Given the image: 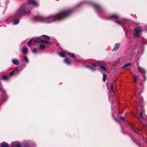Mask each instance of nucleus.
Segmentation results:
<instances>
[{
    "label": "nucleus",
    "mask_w": 147,
    "mask_h": 147,
    "mask_svg": "<svg viewBox=\"0 0 147 147\" xmlns=\"http://www.w3.org/2000/svg\"><path fill=\"white\" fill-rule=\"evenodd\" d=\"M72 12V9H71L61 10L59 11L56 15L48 17L47 19H50L48 20L50 22L62 20L69 16Z\"/></svg>",
    "instance_id": "nucleus-1"
},
{
    "label": "nucleus",
    "mask_w": 147,
    "mask_h": 147,
    "mask_svg": "<svg viewBox=\"0 0 147 147\" xmlns=\"http://www.w3.org/2000/svg\"><path fill=\"white\" fill-rule=\"evenodd\" d=\"M28 5L21 6L16 11L13 17L15 20L13 21V23L14 25L18 24L20 22V19L21 17L30 12L31 9L27 8Z\"/></svg>",
    "instance_id": "nucleus-2"
},
{
    "label": "nucleus",
    "mask_w": 147,
    "mask_h": 147,
    "mask_svg": "<svg viewBox=\"0 0 147 147\" xmlns=\"http://www.w3.org/2000/svg\"><path fill=\"white\" fill-rule=\"evenodd\" d=\"M26 4H28V7H27V8H30L31 9L30 11L32 9V8L31 7V4L35 6H38V3L34 0H29L28 3L24 4L22 6L25 5Z\"/></svg>",
    "instance_id": "nucleus-3"
},
{
    "label": "nucleus",
    "mask_w": 147,
    "mask_h": 147,
    "mask_svg": "<svg viewBox=\"0 0 147 147\" xmlns=\"http://www.w3.org/2000/svg\"><path fill=\"white\" fill-rule=\"evenodd\" d=\"M134 31L135 34L134 37L136 36L137 37H139L140 36V34L142 32V30L141 28L137 27L135 29Z\"/></svg>",
    "instance_id": "nucleus-4"
},
{
    "label": "nucleus",
    "mask_w": 147,
    "mask_h": 147,
    "mask_svg": "<svg viewBox=\"0 0 147 147\" xmlns=\"http://www.w3.org/2000/svg\"><path fill=\"white\" fill-rule=\"evenodd\" d=\"M93 7L96 11L98 12H101L103 11L101 7L99 5L97 4H93Z\"/></svg>",
    "instance_id": "nucleus-5"
},
{
    "label": "nucleus",
    "mask_w": 147,
    "mask_h": 147,
    "mask_svg": "<svg viewBox=\"0 0 147 147\" xmlns=\"http://www.w3.org/2000/svg\"><path fill=\"white\" fill-rule=\"evenodd\" d=\"M109 18L110 19H114L116 20H118L119 19V16L117 14H113L109 16Z\"/></svg>",
    "instance_id": "nucleus-6"
},
{
    "label": "nucleus",
    "mask_w": 147,
    "mask_h": 147,
    "mask_svg": "<svg viewBox=\"0 0 147 147\" xmlns=\"http://www.w3.org/2000/svg\"><path fill=\"white\" fill-rule=\"evenodd\" d=\"M120 46V45L119 43H116L114 45V47L112 51H116L118 50Z\"/></svg>",
    "instance_id": "nucleus-7"
},
{
    "label": "nucleus",
    "mask_w": 147,
    "mask_h": 147,
    "mask_svg": "<svg viewBox=\"0 0 147 147\" xmlns=\"http://www.w3.org/2000/svg\"><path fill=\"white\" fill-rule=\"evenodd\" d=\"M138 70L143 75L144 74L146 71L143 68H141L139 66L138 68Z\"/></svg>",
    "instance_id": "nucleus-8"
},
{
    "label": "nucleus",
    "mask_w": 147,
    "mask_h": 147,
    "mask_svg": "<svg viewBox=\"0 0 147 147\" xmlns=\"http://www.w3.org/2000/svg\"><path fill=\"white\" fill-rule=\"evenodd\" d=\"M64 62L68 65H71L72 62L71 61L70 59L68 58H66L64 60Z\"/></svg>",
    "instance_id": "nucleus-9"
},
{
    "label": "nucleus",
    "mask_w": 147,
    "mask_h": 147,
    "mask_svg": "<svg viewBox=\"0 0 147 147\" xmlns=\"http://www.w3.org/2000/svg\"><path fill=\"white\" fill-rule=\"evenodd\" d=\"M28 52V49L26 46H23L22 49V52L23 54L26 55Z\"/></svg>",
    "instance_id": "nucleus-10"
},
{
    "label": "nucleus",
    "mask_w": 147,
    "mask_h": 147,
    "mask_svg": "<svg viewBox=\"0 0 147 147\" xmlns=\"http://www.w3.org/2000/svg\"><path fill=\"white\" fill-rule=\"evenodd\" d=\"M18 69L17 68H15L14 70L12 71L10 73L9 75L10 76H12L14 73L16 72V73H17L18 72Z\"/></svg>",
    "instance_id": "nucleus-11"
},
{
    "label": "nucleus",
    "mask_w": 147,
    "mask_h": 147,
    "mask_svg": "<svg viewBox=\"0 0 147 147\" xmlns=\"http://www.w3.org/2000/svg\"><path fill=\"white\" fill-rule=\"evenodd\" d=\"M41 38H38L36 39H34V42L36 43H42V40Z\"/></svg>",
    "instance_id": "nucleus-12"
},
{
    "label": "nucleus",
    "mask_w": 147,
    "mask_h": 147,
    "mask_svg": "<svg viewBox=\"0 0 147 147\" xmlns=\"http://www.w3.org/2000/svg\"><path fill=\"white\" fill-rule=\"evenodd\" d=\"M1 147H9V146L7 143L3 142L1 144Z\"/></svg>",
    "instance_id": "nucleus-13"
},
{
    "label": "nucleus",
    "mask_w": 147,
    "mask_h": 147,
    "mask_svg": "<svg viewBox=\"0 0 147 147\" xmlns=\"http://www.w3.org/2000/svg\"><path fill=\"white\" fill-rule=\"evenodd\" d=\"M67 54L71 57L73 58V59H76V57L74 53H68Z\"/></svg>",
    "instance_id": "nucleus-14"
},
{
    "label": "nucleus",
    "mask_w": 147,
    "mask_h": 147,
    "mask_svg": "<svg viewBox=\"0 0 147 147\" xmlns=\"http://www.w3.org/2000/svg\"><path fill=\"white\" fill-rule=\"evenodd\" d=\"M9 77L7 76H3L1 78V80L6 81L8 80Z\"/></svg>",
    "instance_id": "nucleus-15"
},
{
    "label": "nucleus",
    "mask_w": 147,
    "mask_h": 147,
    "mask_svg": "<svg viewBox=\"0 0 147 147\" xmlns=\"http://www.w3.org/2000/svg\"><path fill=\"white\" fill-rule=\"evenodd\" d=\"M97 65L100 67H101V66H104L105 63L102 61H98L97 63Z\"/></svg>",
    "instance_id": "nucleus-16"
},
{
    "label": "nucleus",
    "mask_w": 147,
    "mask_h": 147,
    "mask_svg": "<svg viewBox=\"0 0 147 147\" xmlns=\"http://www.w3.org/2000/svg\"><path fill=\"white\" fill-rule=\"evenodd\" d=\"M34 39L33 38H32L29 40V41L27 43L29 47H30V44H32L33 43V42H34Z\"/></svg>",
    "instance_id": "nucleus-17"
},
{
    "label": "nucleus",
    "mask_w": 147,
    "mask_h": 147,
    "mask_svg": "<svg viewBox=\"0 0 147 147\" xmlns=\"http://www.w3.org/2000/svg\"><path fill=\"white\" fill-rule=\"evenodd\" d=\"M40 19H45L40 16H38L36 17V20L39 21Z\"/></svg>",
    "instance_id": "nucleus-18"
},
{
    "label": "nucleus",
    "mask_w": 147,
    "mask_h": 147,
    "mask_svg": "<svg viewBox=\"0 0 147 147\" xmlns=\"http://www.w3.org/2000/svg\"><path fill=\"white\" fill-rule=\"evenodd\" d=\"M107 80V75L105 74H103V76L102 77V81L103 82H105Z\"/></svg>",
    "instance_id": "nucleus-19"
},
{
    "label": "nucleus",
    "mask_w": 147,
    "mask_h": 147,
    "mask_svg": "<svg viewBox=\"0 0 147 147\" xmlns=\"http://www.w3.org/2000/svg\"><path fill=\"white\" fill-rule=\"evenodd\" d=\"M12 62L15 65H18V61L16 59H14L12 60Z\"/></svg>",
    "instance_id": "nucleus-20"
},
{
    "label": "nucleus",
    "mask_w": 147,
    "mask_h": 147,
    "mask_svg": "<svg viewBox=\"0 0 147 147\" xmlns=\"http://www.w3.org/2000/svg\"><path fill=\"white\" fill-rule=\"evenodd\" d=\"M46 47V46L44 45L41 44L39 46V48L43 50L45 49Z\"/></svg>",
    "instance_id": "nucleus-21"
},
{
    "label": "nucleus",
    "mask_w": 147,
    "mask_h": 147,
    "mask_svg": "<svg viewBox=\"0 0 147 147\" xmlns=\"http://www.w3.org/2000/svg\"><path fill=\"white\" fill-rule=\"evenodd\" d=\"M59 55L60 56L62 57H65V53L62 51H61L59 52Z\"/></svg>",
    "instance_id": "nucleus-22"
},
{
    "label": "nucleus",
    "mask_w": 147,
    "mask_h": 147,
    "mask_svg": "<svg viewBox=\"0 0 147 147\" xmlns=\"http://www.w3.org/2000/svg\"><path fill=\"white\" fill-rule=\"evenodd\" d=\"M115 23H117V24L119 25H121L123 24V22L122 21H119L118 20H116L115 21Z\"/></svg>",
    "instance_id": "nucleus-23"
},
{
    "label": "nucleus",
    "mask_w": 147,
    "mask_h": 147,
    "mask_svg": "<svg viewBox=\"0 0 147 147\" xmlns=\"http://www.w3.org/2000/svg\"><path fill=\"white\" fill-rule=\"evenodd\" d=\"M42 36L45 39L47 40H50V37L47 35H43Z\"/></svg>",
    "instance_id": "nucleus-24"
},
{
    "label": "nucleus",
    "mask_w": 147,
    "mask_h": 147,
    "mask_svg": "<svg viewBox=\"0 0 147 147\" xmlns=\"http://www.w3.org/2000/svg\"><path fill=\"white\" fill-rule=\"evenodd\" d=\"M131 63H128L122 67V69H124L126 67L130 66L131 65Z\"/></svg>",
    "instance_id": "nucleus-25"
},
{
    "label": "nucleus",
    "mask_w": 147,
    "mask_h": 147,
    "mask_svg": "<svg viewBox=\"0 0 147 147\" xmlns=\"http://www.w3.org/2000/svg\"><path fill=\"white\" fill-rule=\"evenodd\" d=\"M101 70L102 71H106L107 68L106 67L104 66H101V67H100Z\"/></svg>",
    "instance_id": "nucleus-26"
},
{
    "label": "nucleus",
    "mask_w": 147,
    "mask_h": 147,
    "mask_svg": "<svg viewBox=\"0 0 147 147\" xmlns=\"http://www.w3.org/2000/svg\"><path fill=\"white\" fill-rule=\"evenodd\" d=\"M24 59L26 63L28 62L29 61L28 60L27 57L26 56L24 57Z\"/></svg>",
    "instance_id": "nucleus-27"
},
{
    "label": "nucleus",
    "mask_w": 147,
    "mask_h": 147,
    "mask_svg": "<svg viewBox=\"0 0 147 147\" xmlns=\"http://www.w3.org/2000/svg\"><path fill=\"white\" fill-rule=\"evenodd\" d=\"M142 77L143 79V80H142V82H144L146 81V78L144 74L143 75Z\"/></svg>",
    "instance_id": "nucleus-28"
},
{
    "label": "nucleus",
    "mask_w": 147,
    "mask_h": 147,
    "mask_svg": "<svg viewBox=\"0 0 147 147\" xmlns=\"http://www.w3.org/2000/svg\"><path fill=\"white\" fill-rule=\"evenodd\" d=\"M110 90L113 92H114L113 90V83H112L111 85Z\"/></svg>",
    "instance_id": "nucleus-29"
},
{
    "label": "nucleus",
    "mask_w": 147,
    "mask_h": 147,
    "mask_svg": "<svg viewBox=\"0 0 147 147\" xmlns=\"http://www.w3.org/2000/svg\"><path fill=\"white\" fill-rule=\"evenodd\" d=\"M32 52L35 54H36L38 53V51L36 49H34L33 50H32Z\"/></svg>",
    "instance_id": "nucleus-30"
},
{
    "label": "nucleus",
    "mask_w": 147,
    "mask_h": 147,
    "mask_svg": "<svg viewBox=\"0 0 147 147\" xmlns=\"http://www.w3.org/2000/svg\"><path fill=\"white\" fill-rule=\"evenodd\" d=\"M86 67L88 68L89 69H92V70H95V69L93 68V67H92L91 66H89V65H87L86 66Z\"/></svg>",
    "instance_id": "nucleus-31"
},
{
    "label": "nucleus",
    "mask_w": 147,
    "mask_h": 147,
    "mask_svg": "<svg viewBox=\"0 0 147 147\" xmlns=\"http://www.w3.org/2000/svg\"><path fill=\"white\" fill-rule=\"evenodd\" d=\"M119 119L120 121H124L125 120L124 119L123 117H119Z\"/></svg>",
    "instance_id": "nucleus-32"
},
{
    "label": "nucleus",
    "mask_w": 147,
    "mask_h": 147,
    "mask_svg": "<svg viewBox=\"0 0 147 147\" xmlns=\"http://www.w3.org/2000/svg\"><path fill=\"white\" fill-rule=\"evenodd\" d=\"M43 42L45 43H49V42L48 41L45 40H42V43Z\"/></svg>",
    "instance_id": "nucleus-33"
},
{
    "label": "nucleus",
    "mask_w": 147,
    "mask_h": 147,
    "mask_svg": "<svg viewBox=\"0 0 147 147\" xmlns=\"http://www.w3.org/2000/svg\"><path fill=\"white\" fill-rule=\"evenodd\" d=\"M139 116L141 118L143 117V114L142 112H140L139 115Z\"/></svg>",
    "instance_id": "nucleus-34"
},
{
    "label": "nucleus",
    "mask_w": 147,
    "mask_h": 147,
    "mask_svg": "<svg viewBox=\"0 0 147 147\" xmlns=\"http://www.w3.org/2000/svg\"><path fill=\"white\" fill-rule=\"evenodd\" d=\"M137 78V77L136 76H135L134 77V80L135 81V82H136V80Z\"/></svg>",
    "instance_id": "nucleus-35"
},
{
    "label": "nucleus",
    "mask_w": 147,
    "mask_h": 147,
    "mask_svg": "<svg viewBox=\"0 0 147 147\" xmlns=\"http://www.w3.org/2000/svg\"><path fill=\"white\" fill-rule=\"evenodd\" d=\"M16 147H22L19 143H18L17 144Z\"/></svg>",
    "instance_id": "nucleus-36"
},
{
    "label": "nucleus",
    "mask_w": 147,
    "mask_h": 147,
    "mask_svg": "<svg viewBox=\"0 0 147 147\" xmlns=\"http://www.w3.org/2000/svg\"><path fill=\"white\" fill-rule=\"evenodd\" d=\"M24 146L25 147H30L26 143H25L24 144Z\"/></svg>",
    "instance_id": "nucleus-37"
},
{
    "label": "nucleus",
    "mask_w": 147,
    "mask_h": 147,
    "mask_svg": "<svg viewBox=\"0 0 147 147\" xmlns=\"http://www.w3.org/2000/svg\"><path fill=\"white\" fill-rule=\"evenodd\" d=\"M92 65L94 66L95 67H96L97 66V65L94 63H92Z\"/></svg>",
    "instance_id": "nucleus-38"
},
{
    "label": "nucleus",
    "mask_w": 147,
    "mask_h": 147,
    "mask_svg": "<svg viewBox=\"0 0 147 147\" xmlns=\"http://www.w3.org/2000/svg\"><path fill=\"white\" fill-rule=\"evenodd\" d=\"M2 90V88H1V86H0V91H1Z\"/></svg>",
    "instance_id": "nucleus-39"
},
{
    "label": "nucleus",
    "mask_w": 147,
    "mask_h": 147,
    "mask_svg": "<svg viewBox=\"0 0 147 147\" xmlns=\"http://www.w3.org/2000/svg\"><path fill=\"white\" fill-rule=\"evenodd\" d=\"M131 140L134 142V140H133V139L132 138H131Z\"/></svg>",
    "instance_id": "nucleus-40"
},
{
    "label": "nucleus",
    "mask_w": 147,
    "mask_h": 147,
    "mask_svg": "<svg viewBox=\"0 0 147 147\" xmlns=\"http://www.w3.org/2000/svg\"><path fill=\"white\" fill-rule=\"evenodd\" d=\"M141 85H142V86H143V84L142 83L141 84Z\"/></svg>",
    "instance_id": "nucleus-41"
},
{
    "label": "nucleus",
    "mask_w": 147,
    "mask_h": 147,
    "mask_svg": "<svg viewBox=\"0 0 147 147\" xmlns=\"http://www.w3.org/2000/svg\"><path fill=\"white\" fill-rule=\"evenodd\" d=\"M4 96V95L3 96H3Z\"/></svg>",
    "instance_id": "nucleus-42"
},
{
    "label": "nucleus",
    "mask_w": 147,
    "mask_h": 147,
    "mask_svg": "<svg viewBox=\"0 0 147 147\" xmlns=\"http://www.w3.org/2000/svg\"><path fill=\"white\" fill-rule=\"evenodd\" d=\"M7 99H5L4 100H6Z\"/></svg>",
    "instance_id": "nucleus-43"
},
{
    "label": "nucleus",
    "mask_w": 147,
    "mask_h": 147,
    "mask_svg": "<svg viewBox=\"0 0 147 147\" xmlns=\"http://www.w3.org/2000/svg\"><path fill=\"white\" fill-rule=\"evenodd\" d=\"M146 127H147V126Z\"/></svg>",
    "instance_id": "nucleus-44"
}]
</instances>
